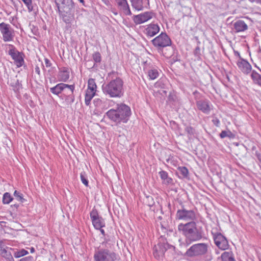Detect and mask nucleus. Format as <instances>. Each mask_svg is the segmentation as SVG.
<instances>
[{
    "label": "nucleus",
    "mask_w": 261,
    "mask_h": 261,
    "mask_svg": "<svg viewBox=\"0 0 261 261\" xmlns=\"http://www.w3.org/2000/svg\"><path fill=\"white\" fill-rule=\"evenodd\" d=\"M178 230L186 238V243H184L186 246H189L193 242L199 241L202 238L201 229L197 228L196 224L194 221L179 224L178 225Z\"/></svg>",
    "instance_id": "1"
},
{
    "label": "nucleus",
    "mask_w": 261,
    "mask_h": 261,
    "mask_svg": "<svg viewBox=\"0 0 261 261\" xmlns=\"http://www.w3.org/2000/svg\"><path fill=\"white\" fill-rule=\"evenodd\" d=\"M117 106L116 109L108 111L106 113L107 116L116 124L126 123L131 114L129 107L123 103L118 104Z\"/></svg>",
    "instance_id": "2"
},
{
    "label": "nucleus",
    "mask_w": 261,
    "mask_h": 261,
    "mask_svg": "<svg viewBox=\"0 0 261 261\" xmlns=\"http://www.w3.org/2000/svg\"><path fill=\"white\" fill-rule=\"evenodd\" d=\"M123 84L121 78L116 77L103 85L102 90L105 95L111 98H121L124 94Z\"/></svg>",
    "instance_id": "3"
},
{
    "label": "nucleus",
    "mask_w": 261,
    "mask_h": 261,
    "mask_svg": "<svg viewBox=\"0 0 261 261\" xmlns=\"http://www.w3.org/2000/svg\"><path fill=\"white\" fill-rule=\"evenodd\" d=\"M207 251V245L205 243H198L191 246L185 253L188 257L199 256L205 254Z\"/></svg>",
    "instance_id": "4"
},
{
    "label": "nucleus",
    "mask_w": 261,
    "mask_h": 261,
    "mask_svg": "<svg viewBox=\"0 0 261 261\" xmlns=\"http://www.w3.org/2000/svg\"><path fill=\"white\" fill-rule=\"evenodd\" d=\"M116 254L108 249H100L96 251L94 255V261H114Z\"/></svg>",
    "instance_id": "5"
},
{
    "label": "nucleus",
    "mask_w": 261,
    "mask_h": 261,
    "mask_svg": "<svg viewBox=\"0 0 261 261\" xmlns=\"http://www.w3.org/2000/svg\"><path fill=\"white\" fill-rule=\"evenodd\" d=\"M176 219L183 221H194L196 219L195 213L192 210H188L186 208H182L177 211Z\"/></svg>",
    "instance_id": "6"
},
{
    "label": "nucleus",
    "mask_w": 261,
    "mask_h": 261,
    "mask_svg": "<svg viewBox=\"0 0 261 261\" xmlns=\"http://www.w3.org/2000/svg\"><path fill=\"white\" fill-rule=\"evenodd\" d=\"M168 249L174 250V247L167 243H160L157 245H155L153 248V255L156 258L160 259L163 257Z\"/></svg>",
    "instance_id": "7"
},
{
    "label": "nucleus",
    "mask_w": 261,
    "mask_h": 261,
    "mask_svg": "<svg viewBox=\"0 0 261 261\" xmlns=\"http://www.w3.org/2000/svg\"><path fill=\"white\" fill-rule=\"evenodd\" d=\"M0 31L3 36V39L5 42L13 40L14 33L9 24L2 22L0 23Z\"/></svg>",
    "instance_id": "8"
},
{
    "label": "nucleus",
    "mask_w": 261,
    "mask_h": 261,
    "mask_svg": "<svg viewBox=\"0 0 261 261\" xmlns=\"http://www.w3.org/2000/svg\"><path fill=\"white\" fill-rule=\"evenodd\" d=\"M152 44L156 47H165L171 44V41L166 33H162L152 40Z\"/></svg>",
    "instance_id": "9"
},
{
    "label": "nucleus",
    "mask_w": 261,
    "mask_h": 261,
    "mask_svg": "<svg viewBox=\"0 0 261 261\" xmlns=\"http://www.w3.org/2000/svg\"><path fill=\"white\" fill-rule=\"evenodd\" d=\"M90 218L94 227L96 229H100L105 226L103 219L99 216L97 211L93 208L90 212Z\"/></svg>",
    "instance_id": "10"
},
{
    "label": "nucleus",
    "mask_w": 261,
    "mask_h": 261,
    "mask_svg": "<svg viewBox=\"0 0 261 261\" xmlns=\"http://www.w3.org/2000/svg\"><path fill=\"white\" fill-rule=\"evenodd\" d=\"M154 16V13L152 12H145L134 16L133 20L135 23L140 24L151 19Z\"/></svg>",
    "instance_id": "11"
},
{
    "label": "nucleus",
    "mask_w": 261,
    "mask_h": 261,
    "mask_svg": "<svg viewBox=\"0 0 261 261\" xmlns=\"http://www.w3.org/2000/svg\"><path fill=\"white\" fill-rule=\"evenodd\" d=\"M11 250V248L5 246L4 242L0 241V255L5 261H14L10 252Z\"/></svg>",
    "instance_id": "12"
},
{
    "label": "nucleus",
    "mask_w": 261,
    "mask_h": 261,
    "mask_svg": "<svg viewBox=\"0 0 261 261\" xmlns=\"http://www.w3.org/2000/svg\"><path fill=\"white\" fill-rule=\"evenodd\" d=\"M215 244L220 249L224 250L228 248V244L227 240L221 233H217L214 236Z\"/></svg>",
    "instance_id": "13"
},
{
    "label": "nucleus",
    "mask_w": 261,
    "mask_h": 261,
    "mask_svg": "<svg viewBox=\"0 0 261 261\" xmlns=\"http://www.w3.org/2000/svg\"><path fill=\"white\" fill-rule=\"evenodd\" d=\"M9 54L14 60L15 63L17 67H20L22 65L24 61L19 52L14 49H11L9 50Z\"/></svg>",
    "instance_id": "14"
},
{
    "label": "nucleus",
    "mask_w": 261,
    "mask_h": 261,
    "mask_svg": "<svg viewBox=\"0 0 261 261\" xmlns=\"http://www.w3.org/2000/svg\"><path fill=\"white\" fill-rule=\"evenodd\" d=\"M132 7L138 11L142 10L149 6V0H130Z\"/></svg>",
    "instance_id": "15"
},
{
    "label": "nucleus",
    "mask_w": 261,
    "mask_h": 261,
    "mask_svg": "<svg viewBox=\"0 0 261 261\" xmlns=\"http://www.w3.org/2000/svg\"><path fill=\"white\" fill-rule=\"evenodd\" d=\"M160 30V27L158 24L151 23L146 26L145 29V33L147 36L153 37L159 32Z\"/></svg>",
    "instance_id": "16"
},
{
    "label": "nucleus",
    "mask_w": 261,
    "mask_h": 261,
    "mask_svg": "<svg viewBox=\"0 0 261 261\" xmlns=\"http://www.w3.org/2000/svg\"><path fill=\"white\" fill-rule=\"evenodd\" d=\"M239 68L245 73H248L251 70V66L250 64L244 60H242L238 62Z\"/></svg>",
    "instance_id": "17"
},
{
    "label": "nucleus",
    "mask_w": 261,
    "mask_h": 261,
    "mask_svg": "<svg viewBox=\"0 0 261 261\" xmlns=\"http://www.w3.org/2000/svg\"><path fill=\"white\" fill-rule=\"evenodd\" d=\"M120 9L123 10L126 14H130L131 12L126 0H114Z\"/></svg>",
    "instance_id": "18"
},
{
    "label": "nucleus",
    "mask_w": 261,
    "mask_h": 261,
    "mask_svg": "<svg viewBox=\"0 0 261 261\" xmlns=\"http://www.w3.org/2000/svg\"><path fill=\"white\" fill-rule=\"evenodd\" d=\"M197 106L198 109L205 113H208L211 110L210 105L206 101H198L197 102Z\"/></svg>",
    "instance_id": "19"
},
{
    "label": "nucleus",
    "mask_w": 261,
    "mask_h": 261,
    "mask_svg": "<svg viewBox=\"0 0 261 261\" xmlns=\"http://www.w3.org/2000/svg\"><path fill=\"white\" fill-rule=\"evenodd\" d=\"M234 29L237 32H242L246 30L248 28L247 25L243 20H238L233 24Z\"/></svg>",
    "instance_id": "20"
},
{
    "label": "nucleus",
    "mask_w": 261,
    "mask_h": 261,
    "mask_svg": "<svg viewBox=\"0 0 261 261\" xmlns=\"http://www.w3.org/2000/svg\"><path fill=\"white\" fill-rule=\"evenodd\" d=\"M65 86H66V84L60 83L55 87L50 88V91L54 94L59 95L60 93H62L63 88Z\"/></svg>",
    "instance_id": "21"
},
{
    "label": "nucleus",
    "mask_w": 261,
    "mask_h": 261,
    "mask_svg": "<svg viewBox=\"0 0 261 261\" xmlns=\"http://www.w3.org/2000/svg\"><path fill=\"white\" fill-rule=\"evenodd\" d=\"M74 86L73 85H69L66 84V86L63 88L61 97H65L67 95H70L73 94Z\"/></svg>",
    "instance_id": "22"
},
{
    "label": "nucleus",
    "mask_w": 261,
    "mask_h": 261,
    "mask_svg": "<svg viewBox=\"0 0 261 261\" xmlns=\"http://www.w3.org/2000/svg\"><path fill=\"white\" fill-rule=\"evenodd\" d=\"M159 174L164 184H172V182H173L172 179L168 176V173L166 172H165L164 171H161L159 172Z\"/></svg>",
    "instance_id": "23"
},
{
    "label": "nucleus",
    "mask_w": 261,
    "mask_h": 261,
    "mask_svg": "<svg viewBox=\"0 0 261 261\" xmlns=\"http://www.w3.org/2000/svg\"><path fill=\"white\" fill-rule=\"evenodd\" d=\"M95 92H96L92 91L89 90H86L85 97V102L87 106H89L90 103V101L92 98L94 96Z\"/></svg>",
    "instance_id": "24"
},
{
    "label": "nucleus",
    "mask_w": 261,
    "mask_h": 261,
    "mask_svg": "<svg viewBox=\"0 0 261 261\" xmlns=\"http://www.w3.org/2000/svg\"><path fill=\"white\" fill-rule=\"evenodd\" d=\"M96 88L97 86L96 85L95 80L93 79H90L88 82V88L87 90L96 92Z\"/></svg>",
    "instance_id": "25"
},
{
    "label": "nucleus",
    "mask_w": 261,
    "mask_h": 261,
    "mask_svg": "<svg viewBox=\"0 0 261 261\" xmlns=\"http://www.w3.org/2000/svg\"><path fill=\"white\" fill-rule=\"evenodd\" d=\"M59 79L60 81L63 82H66L69 78V75L67 71H62L59 73Z\"/></svg>",
    "instance_id": "26"
},
{
    "label": "nucleus",
    "mask_w": 261,
    "mask_h": 261,
    "mask_svg": "<svg viewBox=\"0 0 261 261\" xmlns=\"http://www.w3.org/2000/svg\"><path fill=\"white\" fill-rule=\"evenodd\" d=\"M13 200V198L9 193H5L3 195V202L4 204H9Z\"/></svg>",
    "instance_id": "27"
},
{
    "label": "nucleus",
    "mask_w": 261,
    "mask_h": 261,
    "mask_svg": "<svg viewBox=\"0 0 261 261\" xmlns=\"http://www.w3.org/2000/svg\"><path fill=\"white\" fill-rule=\"evenodd\" d=\"M148 76L149 77V79L150 80H154L156 79L159 73L157 70L156 69H151L149 70L148 73Z\"/></svg>",
    "instance_id": "28"
},
{
    "label": "nucleus",
    "mask_w": 261,
    "mask_h": 261,
    "mask_svg": "<svg viewBox=\"0 0 261 261\" xmlns=\"http://www.w3.org/2000/svg\"><path fill=\"white\" fill-rule=\"evenodd\" d=\"M28 253V252L24 250V249H21V250L16 251L14 254V257L16 258H19L21 256H23Z\"/></svg>",
    "instance_id": "29"
},
{
    "label": "nucleus",
    "mask_w": 261,
    "mask_h": 261,
    "mask_svg": "<svg viewBox=\"0 0 261 261\" xmlns=\"http://www.w3.org/2000/svg\"><path fill=\"white\" fill-rule=\"evenodd\" d=\"M62 99H64L65 100V102L68 104H71L74 102V97L73 95V94L70 95H67L65 97H62Z\"/></svg>",
    "instance_id": "30"
},
{
    "label": "nucleus",
    "mask_w": 261,
    "mask_h": 261,
    "mask_svg": "<svg viewBox=\"0 0 261 261\" xmlns=\"http://www.w3.org/2000/svg\"><path fill=\"white\" fill-rule=\"evenodd\" d=\"M179 173L181 174L184 177H187L188 174V170L185 167H179L178 168Z\"/></svg>",
    "instance_id": "31"
},
{
    "label": "nucleus",
    "mask_w": 261,
    "mask_h": 261,
    "mask_svg": "<svg viewBox=\"0 0 261 261\" xmlns=\"http://www.w3.org/2000/svg\"><path fill=\"white\" fill-rule=\"evenodd\" d=\"M14 196L17 200L21 202H23L25 201V199L23 198L22 194L16 190L14 193Z\"/></svg>",
    "instance_id": "32"
},
{
    "label": "nucleus",
    "mask_w": 261,
    "mask_h": 261,
    "mask_svg": "<svg viewBox=\"0 0 261 261\" xmlns=\"http://www.w3.org/2000/svg\"><path fill=\"white\" fill-rule=\"evenodd\" d=\"M93 59L96 63H99L101 61V56L99 53L96 52L93 55Z\"/></svg>",
    "instance_id": "33"
},
{
    "label": "nucleus",
    "mask_w": 261,
    "mask_h": 261,
    "mask_svg": "<svg viewBox=\"0 0 261 261\" xmlns=\"http://www.w3.org/2000/svg\"><path fill=\"white\" fill-rule=\"evenodd\" d=\"M81 179L83 184H84L86 186H88V181L87 179L85 173V172H82L81 173Z\"/></svg>",
    "instance_id": "34"
},
{
    "label": "nucleus",
    "mask_w": 261,
    "mask_h": 261,
    "mask_svg": "<svg viewBox=\"0 0 261 261\" xmlns=\"http://www.w3.org/2000/svg\"><path fill=\"white\" fill-rule=\"evenodd\" d=\"M260 77V75L258 73L254 71L252 72L251 74V77L255 83Z\"/></svg>",
    "instance_id": "35"
},
{
    "label": "nucleus",
    "mask_w": 261,
    "mask_h": 261,
    "mask_svg": "<svg viewBox=\"0 0 261 261\" xmlns=\"http://www.w3.org/2000/svg\"><path fill=\"white\" fill-rule=\"evenodd\" d=\"M22 1L27 6L29 11H32V1H31V0H22Z\"/></svg>",
    "instance_id": "36"
},
{
    "label": "nucleus",
    "mask_w": 261,
    "mask_h": 261,
    "mask_svg": "<svg viewBox=\"0 0 261 261\" xmlns=\"http://www.w3.org/2000/svg\"><path fill=\"white\" fill-rule=\"evenodd\" d=\"M222 261H228V252H223L221 256Z\"/></svg>",
    "instance_id": "37"
},
{
    "label": "nucleus",
    "mask_w": 261,
    "mask_h": 261,
    "mask_svg": "<svg viewBox=\"0 0 261 261\" xmlns=\"http://www.w3.org/2000/svg\"><path fill=\"white\" fill-rule=\"evenodd\" d=\"M94 103L96 106L99 107L102 103V101L99 98H95L94 100Z\"/></svg>",
    "instance_id": "38"
},
{
    "label": "nucleus",
    "mask_w": 261,
    "mask_h": 261,
    "mask_svg": "<svg viewBox=\"0 0 261 261\" xmlns=\"http://www.w3.org/2000/svg\"><path fill=\"white\" fill-rule=\"evenodd\" d=\"M33 258L32 256H29L20 259V261H33Z\"/></svg>",
    "instance_id": "39"
},
{
    "label": "nucleus",
    "mask_w": 261,
    "mask_h": 261,
    "mask_svg": "<svg viewBox=\"0 0 261 261\" xmlns=\"http://www.w3.org/2000/svg\"><path fill=\"white\" fill-rule=\"evenodd\" d=\"M45 66L47 67H50V66H51V63H50V61L48 59H46V58L45 59Z\"/></svg>",
    "instance_id": "40"
},
{
    "label": "nucleus",
    "mask_w": 261,
    "mask_h": 261,
    "mask_svg": "<svg viewBox=\"0 0 261 261\" xmlns=\"http://www.w3.org/2000/svg\"><path fill=\"white\" fill-rule=\"evenodd\" d=\"M212 121H213V123L215 125H216V126H218L219 123V120L216 118H214L213 119Z\"/></svg>",
    "instance_id": "41"
},
{
    "label": "nucleus",
    "mask_w": 261,
    "mask_h": 261,
    "mask_svg": "<svg viewBox=\"0 0 261 261\" xmlns=\"http://www.w3.org/2000/svg\"><path fill=\"white\" fill-rule=\"evenodd\" d=\"M227 132L226 131H223L221 132V133L220 134V136L221 138H223L227 136Z\"/></svg>",
    "instance_id": "42"
},
{
    "label": "nucleus",
    "mask_w": 261,
    "mask_h": 261,
    "mask_svg": "<svg viewBox=\"0 0 261 261\" xmlns=\"http://www.w3.org/2000/svg\"><path fill=\"white\" fill-rule=\"evenodd\" d=\"M70 3H71V1H70ZM71 8H72V4H70V5H68V8H66L65 7H64V8H65L66 9H68V10H64V11H65L66 13H68V12H69V10H70Z\"/></svg>",
    "instance_id": "43"
},
{
    "label": "nucleus",
    "mask_w": 261,
    "mask_h": 261,
    "mask_svg": "<svg viewBox=\"0 0 261 261\" xmlns=\"http://www.w3.org/2000/svg\"><path fill=\"white\" fill-rule=\"evenodd\" d=\"M35 72L38 74V75H40V68L38 66H36L35 67Z\"/></svg>",
    "instance_id": "44"
},
{
    "label": "nucleus",
    "mask_w": 261,
    "mask_h": 261,
    "mask_svg": "<svg viewBox=\"0 0 261 261\" xmlns=\"http://www.w3.org/2000/svg\"><path fill=\"white\" fill-rule=\"evenodd\" d=\"M147 198L149 200L150 199L151 200V201L150 202V203H149L148 204V205L150 206L151 205H152L154 203V202L153 201V199L151 197H147Z\"/></svg>",
    "instance_id": "45"
},
{
    "label": "nucleus",
    "mask_w": 261,
    "mask_h": 261,
    "mask_svg": "<svg viewBox=\"0 0 261 261\" xmlns=\"http://www.w3.org/2000/svg\"><path fill=\"white\" fill-rule=\"evenodd\" d=\"M251 2H255L257 4H261V0H249Z\"/></svg>",
    "instance_id": "46"
},
{
    "label": "nucleus",
    "mask_w": 261,
    "mask_h": 261,
    "mask_svg": "<svg viewBox=\"0 0 261 261\" xmlns=\"http://www.w3.org/2000/svg\"><path fill=\"white\" fill-rule=\"evenodd\" d=\"M233 51H234L235 56L239 57V58L240 57V54L238 51H236L234 49H233Z\"/></svg>",
    "instance_id": "47"
},
{
    "label": "nucleus",
    "mask_w": 261,
    "mask_h": 261,
    "mask_svg": "<svg viewBox=\"0 0 261 261\" xmlns=\"http://www.w3.org/2000/svg\"><path fill=\"white\" fill-rule=\"evenodd\" d=\"M256 83L261 86V76L258 79Z\"/></svg>",
    "instance_id": "48"
},
{
    "label": "nucleus",
    "mask_w": 261,
    "mask_h": 261,
    "mask_svg": "<svg viewBox=\"0 0 261 261\" xmlns=\"http://www.w3.org/2000/svg\"><path fill=\"white\" fill-rule=\"evenodd\" d=\"M101 232V233L103 234V235H105V231L103 229H102V228L99 229Z\"/></svg>",
    "instance_id": "49"
},
{
    "label": "nucleus",
    "mask_w": 261,
    "mask_h": 261,
    "mask_svg": "<svg viewBox=\"0 0 261 261\" xmlns=\"http://www.w3.org/2000/svg\"><path fill=\"white\" fill-rule=\"evenodd\" d=\"M229 261H236L234 258L229 255Z\"/></svg>",
    "instance_id": "50"
},
{
    "label": "nucleus",
    "mask_w": 261,
    "mask_h": 261,
    "mask_svg": "<svg viewBox=\"0 0 261 261\" xmlns=\"http://www.w3.org/2000/svg\"><path fill=\"white\" fill-rule=\"evenodd\" d=\"M102 2L106 5H108L109 1L108 0H102Z\"/></svg>",
    "instance_id": "51"
},
{
    "label": "nucleus",
    "mask_w": 261,
    "mask_h": 261,
    "mask_svg": "<svg viewBox=\"0 0 261 261\" xmlns=\"http://www.w3.org/2000/svg\"><path fill=\"white\" fill-rule=\"evenodd\" d=\"M30 251L31 253H34L35 252V249L32 247L30 249Z\"/></svg>",
    "instance_id": "52"
},
{
    "label": "nucleus",
    "mask_w": 261,
    "mask_h": 261,
    "mask_svg": "<svg viewBox=\"0 0 261 261\" xmlns=\"http://www.w3.org/2000/svg\"><path fill=\"white\" fill-rule=\"evenodd\" d=\"M233 137V135L229 132V137L231 138Z\"/></svg>",
    "instance_id": "53"
},
{
    "label": "nucleus",
    "mask_w": 261,
    "mask_h": 261,
    "mask_svg": "<svg viewBox=\"0 0 261 261\" xmlns=\"http://www.w3.org/2000/svg\"><path fill=\"white\" fill-rule=\"evenodd\" d=\"M83 5H84V0H79Z\"/></svg>",
    "instance_id": "54"
},
{
    "label": "nucleus",
    "mask_w": 261,
    "mask_h": 261,
    "mask_svg": "<svg viewBox=\"0 0 261 261\" xmlns=\"http://www.w3.org/2000/svg\"><path fill=\"white\" fill-rule=\"evenodd\" d=\"M105 245V247H107V245H106V244L105 243V242H103L102 243V245Z\"/></svg>",
    "instance_id": "55"
},
{
    "label": "nucleus",
    "mask_w": 261,
    "mask_h": 261,
    "mask_svg": "<svg viewBox=\"0 0 261 261\" xmlns=\"http://www.w3.org/2000/svg\"><path fill=\"white\" fill-rule=\"evenodd\" d=\"M226 77L228 79V76L227 75H226Z\"/></svg>",
    "instance_id": "56"
}]
</instances>
